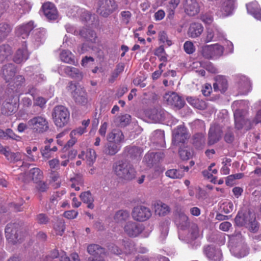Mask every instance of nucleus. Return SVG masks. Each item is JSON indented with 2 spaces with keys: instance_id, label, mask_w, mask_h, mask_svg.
Wrapping results in <instances>:
<instances>
[{
  "instance_id": "obj_55",
  "label": "nucleus",
  "mask_w": 261,
  "mask_h": 261,
  "mask_svg": "<svg viewBox=\"0 0 261 261\" xmlns=\"http://www.w3.org/2000/svg\"><path fill=\"white\" fill-rule=\"evenodd\" d=\"M179 154L181 159L183 160H188L192 155L190 149L188 148L187 147L180 148L179 150Z\"/></svg>"
},
{
  "instance_id": "obj_7",
  "label": "nucleus",
  "mask_w": 261,
  "mask_h": 261,
  "mask_svg": "<svg viewBox=\"0 0 261 261\" xmlns=\"http://www.w3.org/2000/svg\"><path fill=\"white\" fill-rule=\"evenodd\" d=\"M224 52V48L218 44L205 45L202 47L201 54L205 59H217L221 56Z\"/></svg>"
},
{
  "instance_id": "obj_22",
  "label": "nucleus",
  "mask_w": 261,
  "mask_h": 261,
  "mask_svg": "<svg viewBox=\"0 0 261 261\" xmlns=\"http://www.w3.org/2000/svg\"><path fill=\"white\" fill-rule=\"evenodd\" d=\"M167 115V113L161 108L154 109L150 111L148 114V117L156 123L163 121Z\"/></svg>"
},
{
  "instance_id": "obj_30",
  "label": "nucleus",
  "mask_w": 261,
  "mask_h": 261,
  "mask_svg": "<svg viewBox=\"0 0 261 261\" xmlns=\"http://www.w3.org/2000/svg\"><path fill=\"white\" fill-rule=\"evenodd\" d=\"M61 60L66 63L76 65L77 62L75 61L74 55L68 50H63L60 54Z\"/></svg>"
},
{
  "instance_id": "obj_38",
  "label": "nucleus",
  "mask_w": 261,
  "mask_h": 261,
  "mask_svg": "<svg viewBox=\"0 0 261 261\" xmlns=\"http://www.w3.org/2000/svg\"><path fill=\"white\" fill-rule=\"evenodd\" d=\"M129 217V213L127 210H121L118 211L114 216V219L116 223H122L126 221Z\"/></svg>"
},
{
  "instance_id": "obj_54",
  "label": "nucleus",
  "mask_w": 261,
  "mask_h": 261,
  "mask_svg": "<svg viewBox=\"0 0 261 261\" xmlns=\"http://www.w3.org/2000/svg\"><path fill=\"white\" fill-rule=\"evenodd\" d=\"M26 154L25 155L27 158V160L29 162H35L38 159V153H35L31 150L30 147H27L25 148Z\"/></svg>"
},
{
  "instance_id": "obj_18",
  "label": "nucleus",
  "mask_w": 261,
  "mask_h": 261,
  "mask_svg": "<svg viewBox=\"0 0 261 261\" xmlns=\"http://www.w3.org/2000/svg\"><path fill=\"white\" fill-rule=\"evenodd\" d=\"M164 100L167 104L181 108L184 105V101L176 93H166L164 96Z\"/></svg>"
},
{
  "instance_id": "obj_3",
  "label": "nucleus",
  "mask_w": 261,
  "mask_h": 261,
  "mask_svg": "<svg viewBox=\"0 0 261 261\" xmlns=\"http://www.w3.org/2000/svg\"><path fill=\"white\" fill-rule=\"evenodd\" d=\"M67 90L70 92L72 98L77 105L86 106L88 103V94L84 88L71 81L69 82Z\"/></svg>"
},
{
  "instance_id": "obj_58",
  "label": "nucleus",
  "mask_w": 261,
  "mask_h": 261,
  "mask_svg": "<svg viewBox=\"0 0 261 261\" xmlns=\"http://www.w3.org/2000/svg\"><path fill=\"white\" fill-rule=\"evenodd\" d=\"M128 153L133 158L140 157L142 154L141 150L138 147H131L128 150Z\"/></svg>"
},
{
  "instance_id": "obj_13",
  "label": "nucleus",
  "mask_w": 261,
  "mask_h": 261,
  "mask_svg": "<svg viewBox=\"0 0 261 261\" xmlns=\"http://www.w3.org/2000/svg\"><path fill=\"white\" fill-rule=\"evenodd\" d=\"M42 9L44 15L49 20H55L58 19L59 13L53 3L46 2L42 5Z\"/></svg>"
},
{
  "instance_id": "obj_59",
  "label": "nucleus",
  "mask_w": 261,
  "mask_h": 261,
  "mask_svg": "<svg viewBox=\"0 0 261 261\" xmlns=\"http://www.w3.org/2000/svg\"><path fill=\"white\" fill-rule=\"evenodd\" d=\"M12 139L16 141H20L21 137L15 134L10 128H8L5 131V139Z\"/></svg>"
},
{
  "instance_id": "obj_56",
  "label": "nucleus",
  "mask_w": 261,
  "mask_h": 261,
  "mask_svg": "<svg viewBox=\"0 0 261 261\" xmlns=\"http://www.w3.org/2000/svg\"><path fill=\"white\" fill-rule=\"evenodd\" d=\"M190 232L192 239H196L200 236L199 230L197 225L192 223L190 226Z\"/></svg>"
},
{
  "instance_id": "obj_57",
  "label": "nucleus",
  "mask_w": 261,
  "mask_h": 261,
  "mask_svg": "<svg viewBox=\"0 0 261 261\" xmlns=\"http://www.w3.org/2000/svg\"><path fill=\"white\" fill-rule=\"evenodd\" d=\"M71 257V260L70 259L64 252H62V255L60 258V261H80L79 256L77 253H72Z\"/></svg>"
},
{
  "instance_id": "obj_10",
  "label": "nucleus",
  "mask_w": 261,
  "mask_h": 261,
  "mask_svg": "<svg viewBox=\"0 0 261 261\" xmlns=\"http://www.w3.org/2000/svg\"><path fill=\"white\" fill-rule=\"evenodd\" d=\"M125 233L130 237L138 236L144 230L142 224L130 221L125 223L123 227Z\"/></svg>"
},
{
  "instance_id": "obj_34",
  "label": "nucleus",
  "mask_w": 261,
  "mask_h": 261,
  "mask_svg": "<svg viewBox=\"0 0 261 261\" xmlns=\"http://www.w3.org/2000/svg\"><path fill=\"white\" fill-rule=\"evenodd\" d=\"M155 214L160 216H164L170 212L169 207L162 202H158L154 204Z\"/></svg>"
},
{
  "instance_id": "obj_29",
  "label": "nucleus",
  "mask_w": 261,
  "mask_h": 261,
  "mask_svg": "<svg viewBox=\"0 0 261 261\" xmlns=\"http://www.w3.org/2000/svg\"><path fill=\"white\" fill-rule=\"evenodd\" d=\"M121 147L120 144L117 143L108 141L105 146L103 152L106 154L114 155L120 150Z\"/></svg>"
},
{
  "instance_id": "obj_20",
  "label": "nucleus",
  "mask_w": 261,
  "mask_h": 261,
  "mask_svg": "<svg viewBox=\"0 0 261 261\" xmlns=\"http://www.w3.org/2000/svg\"><path fill=\"white\" fill-rule=\"evenodd\" d=\"M29 58V53L27 48V44L24 42L20 48L16 51L13 60L17 63L19 64L25 61Z\"/></svg>"
},
{
  "instance_id": "obj_24",
  "label": "nucleus",
  "mask_w": 261,
  "mask_h": 261,
  "mask_svg": "<svg viewBox=\"0 0 261 261\" xmlns=\"http://www.w3.org/2000/svg\"><path fill=\"white\" fill-rule=\"evenodd\" d=\"M34 28V22L30 21L26 24L18 27L16 29V34L17 36L25 39L29 36L30 32Z\"/></svg>"
},
{
  "instance_id": "obj_12",
  "label": "nucleus",
  "mask_w": 261,
  "mask_h": 261,
  "mask_svg": "<svg viewBox=\"0 0 261 261\" xmlns=\"http://www.w3.org/2000/svg\"><path fill=\"white\" fill-rule=\"evenodd\" d=\"M222 130L219 125H212L208 134V144L212 145L218 142L222 137Z\"/></svg>"
},
{
  "instance_id": "obj_51",
  "label": "nucleus",
  "mask_w": 261,
  "mask_h": 261,
  "mask_svg": "<svg viewBox=\"0 0 261 261\" xmlns=\"http://www.w3.org/2000/svg\"><path fill=\"white\" fill-rule=\"evenodd\" d=\"M54 229L57 234L62 236L65 230L64 222L59 220L54 224Z\"/></svg>"
},
{
  "instance_id": "obj_46",
  "label": "nucleus",
  "mask_w": 261,
  "mask_h": 261,
  "mask_svg": "<svg viewBox=\"0 0 261 261\" xmlns=\"http://www.w3.org/2000/svg\"><path fill=\"white\" fill-rule=\"evenodd\" d=\"M164 132L161 130H155L152 136V140L154 142L163 144L164 142Z\"/></svg>"
},
{
  "instance_id": "obj_16",
  "label": "nucleus",
  "mask_w": 261,
  "mask_h": 261,
  "mask_svg": "<svg viewBox=\"0 0 261 261\" xmlns=\"http://www.w3.org/2000/svg\"><path fill=\"white\" fill-rule=\"evenodd\" d=\"M6 237L13 244L16 243L20 239L18 238V230L15 224H8L5 228Z\"/></svg>"
},
{
  "instance_id": "obj_53",
  "label": "nucleus",
  "mask_w": 261,
  "mask_h": 261,
  "mask_svg": "<svg viewBox=\"0 0 261 261\" xmlns=\"http://www.w3.org/2000/svg\"><path fill=\"white\" fill-rule=\"evenodd\" d=\"M80 34L83 37L90 41H92L96 37V35L94 31L87 29H83L80 32Z\"/></svg>"
},
{
  "instance_id": "obj_40",
  "label": "nucleus",
  "mask_w": 261,
  "mask_h": 261,
  "mask_svg": "<svg viewBox=\"0 0 261 261\" xmlns=\"http://www.w3.org/2000/svg\"><path fill=\"white\" fill-rule=\"evenodd\" d=\"M70 181L72 182L71 187L74 188L76 191L80 190V186L84 185V179L81 174H76L74 177L70 178Z\"/></svg>"
},
{
  "instance_id": "obj_47",
  "label": "nucleus",
  "mask_w": 261,
  "mask_h": 261,
  "mask_svg": "<svg viewBox=\"0 0 261 261\" xmlns=\"http://www.w3.org/2000/svg\"><path fill=\"white\" fill-rule=\"evenodd\" d=\"M246 227L248 228L250 232L253 233H256L257 232L259 228V225L256 220L254 215L251 218L250 221H249L248 223H247V224L246 225Z\"/></svg>"
},
{
  "instance_id": "obj_19",
  "label": "nucleus",
  "mask_w": 261,
  "mask_h": 261,
  "mask_svg": "<svg viewBox=\"0 0 261 261\" xmlns=\"http://www.w3.org/2000/svg\"><path fill=\"white\" fill-rule=\"evenodd\" d=\"M253 215L249 211H239L234 219L236 224L239 226H246Z\"/></svg>"
},
{
  "instance_id": "obj_8",
  "label": "nucleus",
  "mask_w": 261,
  "mask_h": 261,
  "mask_svg": "<svg viewBox=\"0 0 261 261\" xmlns=\"http://www.w3.org/2000/svg\"><path fill=\"white\" fill-rule=\"evenodd\" d=\"M117 5L114 0H99L97 12L104 17H107L117 9Z\"/></svg>"
},
{
  "instance_id": "obj_26",
  "label": "nucleus",
  "mask_w": 261,
  "mask_h": 261,
  "mask_svg": "<svg viewBox=\"0 0 261 261\" xmlns=\"http://www.w3.org/2000/svg\"><path fill=\"white\" fill-rule=\"evenodd\" d=\"M227 81L222 75H218L215 77V82L213 84V88L215 91L223 93L227 89Z\"/></svg>"
},
{
  "instance_id": "obj_49",
  "label": "nucleus",
  "mask_w": 261,
  "mask_h": 261,
  "mask_svg": "<svg viewBox=\"0 0 261 261\" xmlns=\"http://www.w3.org/2000/svg\"><path fill=\"white\" fill-rule=\"evenodd\" d=\"M193 144L197 148L202 147L205 144V139L202 134H196L194 136Z\"/></svg>"
},
{
  "instance_id": "obj_1",
  "label": "nucleus",
  "mask_w": 261,
  "mask_h": 261,
  "mask_svg": "<svg viewBox=\"0 0 261 261\" xmlns=\"http://www.w3.org/2000/svg\"><path fill=\"white\" fill-rule=\"evenodd\" d=\"M228 237L231 245L230 250L235 256L243 257L249 253V248L240 231H236L233 234L228 235Z\"/></svg>"
},
{
  "instance_id": "obj_5",
  "label": "nucleus",
  "mask_w": 261,
  "mask_h": 261,
  "mask_svg": "<svg viewBox=\"0 0 261 261\" xmlns=\"http://www.w3.org/2000/svg\"><path fill=\"white\" fill-rule=\"evenodd\" d=\"M28 125L34 133L43 134L49 128V123L47 118L42 116H37L30 119Z\"/></svg>"
},
{
  "instance_id": "obj_31",
  "label": "nucleus",
  "mask_w": 261,
  "mask_h": 261,
  "mask_svg": "<svg viewBox=\"0 0 261 261\" xmlns=\"http://www.w3.org/2000/svg\"><path fill=\"white\" fill-rule=\"evenodd\" d=\"M203 27L200 23H193L191 24L188 30V35L192 38L199 36L203 32Z\"/></svg>"
},
{
  "instance_id": "obj_9",
  "label": "nucleus",
  "mask_w": 261,
  "mask_h": 261,
  "mask_svg": "<svg viewBox=\"0 0 261 261\" xmlns=\"http://www.w3.org/2000/svg\"><path fill=\"white\" fill-rule=\"evenodd\" d=\"M152 215L150 210L143 205H138L134 207L132 212L133 219L139 222H144L149 219Z\"/></svg>"
},
{
  "instance_id": "obj_61",
  "label": "nucleus",
  "mask_w": 261,
  "mask_h": 261,
  "mask_svg": "<svg viewBox=\"0 0 261 261\" xmlns=\"http://www.w3.org/2000/svg\"><path fill=\"white\" fill-rule=\"evenodd\" d=\"M36 221L40 224H46L48 223L49 219L46 215L41 213L37 216Z\"/></svg>"
},
{
  "instance_id": "obj_14",
  "label": "nucleus",
  "mask_w": 261,
  "mask_h": 261,
  "mask_svg": "<svg viewBox=\"0 0 261 261\" xmlns=\"http://www.w3.org/2000/svg\"><path fill=\"white\" fill-rule=\"evenodd\" d=\"M188 138L186 128L184 126H179L173 131L172 142L174 145H177L180 143H184Z\"/></svg>"
},
{
  "instance_id": "obj_25",
  "label": "nucleus",
  "mask_w": 261,
  "mask_h": 261,
  "mask_svg": "<svg viewBox=\"0 0 261 261\" xmlns=\"http://www.w3.org/2000/svg\"><path fill=\"white\" fill-rule=\"evenodd\" d=\"M186 12L191 16H194L199 13L200 7L196 0H186L185 3Z\"/></svg>"
},
{
  "instance_id": "obj_52",
  "label": "nucleus",
  "mask_w": 261,
  "mask_h": 261,
  "mask_svg": "<svg viewBox=\"0 0 261 261\" xmlns=\"http://www.w3.org/2000/svg\"><path fill=\"white\" fill-rule=\"evenodd\" d=\"M96 158V154L95 151L92 148L87 149L86 153V159L88 163L91 165L95 161Z\"/></svg>"
},
{
  "instance_id": "obj_42",
  "label": "nucleus",
  "mask_w": 261,
  "mask_h": 261,
  "mask_svg": "<svg viewBox=\"0 0 261 261\" xmlns=\"http://www.w3.org/2000/svg\"><path fill=\"white\" fill-rule=\"evenodd\" d=\"M88 252L91 255L97 256L104 253V249L97 244H91L87 247Z\"/></svg>"
},
{
  "instance_id": "obj_6",
  "label": "nucleus",
  "mask_w": 261,
  "mask_h": 261,
  "mask_svg": "<svg viewBox=\"0 0 261 261\" xmlns=\"http://www.w3.org/2000/svg\"><path fill=\"white\" fill-rule=\"evenodd\" d=\"M247 111L245 110L238 109L234 112L235 127L238 129H244L249 130L253 126L252 122L246 119Z\"/></svg>"
},
{
  "instance_id": "obj_28",
  "label": "nucleus",
  "mask_w": 261,
  "mask_h": 261,
  "mask_svg": "<svg viewBox=\"0 0 261 261\" xmlns=\"http://www.w3.org/2000/svg\"><path fill=\"white\" fill-rule=\"evenodd\" d=\"M247 11L257 19L261 20V9L256 1L246 5Z\"/></svg>"
},
{
  "instance_id": "obj_2",
  "label": "nucleus",
  "mask_w": 261,
  "mask_h": 261,
  "mask_svg": "<svg viewBox=\"0 0 261 261\" xmlns=\"http://www.w3.org/2000/svg\"><path fill=\"white\" fill-rule=\"evenodd\" d=\"M115 174L119 178L130 180L136 176V172L133 166L127 162L119 161L113 166Z\"/></svg>"
},
{
  "instance_id": "obj_27",
  "label": "nucleus",
  "mask_w": 261,
  "mask_h": 261,
  "mask_svg": "<svg viewBox=\"0 0 261 261\" xmlns=\"http://www.w3.org/2000/svg\"><path fill=\"white\" fill-rule=\"evenodd\" d=\"M107 140L108 141L113 142L120 144V143L124 142V136L121 130L114 129L108 134Z\"/></svg>"
},
{
  "instance_id": "obj_64",
  "label": "nucleus",
  "mask_w": 261,
  "mask_h": 261,
  "mask_svg": "<svg viewBox=\"0 0 261 261\" xmlns=\"http://www.w3.org/2000/svg\"><path fill=\"white\" fill-rule=\"evenodd\" d=\"M36 189L40 192H44L46 191L48 188L47 184L44 181H42L41 180L38 182H36Z\"/></svg>"
},
{
  "instance_id": "obj_11",
  "label": "nucleus",
  "mask_w": 261,
  "mask_h": 261,
  "mask_svg": "<svg viewBox=\"0 0 261 261\" xmlns=\"http://www.w3.org/2000/svg\"><path fill=\"white\" fill-rule=\"evenodd\" d=\"M59 73L61 74H65V75L81 81L83 78V74L79 69L69 66H61L59 69Z\"/></svg>"
},
{
  "instance_id": "obj_41",
  "label": "nucleus",
  "mask_w": 261,
  "mask_h": 261,
  "mask_svg": "<svg viewBox=\"0 0 261 261\" xmlns=\"http://www.w3.org/2000/svg\"><path fill=\"white\" fill-rule=\"evenodd\" d=\"M186 99L190 105L196 109L203 110L206 108L205 102L202 100H200L199 99L193 98L192 97H187Z\"/></svg>"
},
{
  "instance_id": "obj_36",
  "label": "nucleus",
  "mask_w": 261,
  "mask_h": 261,
  "mask_svg": "<svg viewBox=\"0 0 261 261\" xmlns=\"http://www.w3.org/2000/svg\"><path fill=\"white\" fill-rule=\"evenodd\" d=\"M131 121V116L130 115L125 114L121 115L115 118L114 122L118 126L120 127H125L128 125Z\"/></svg>"
},
{
  "instance_id": "obj_4",
  "label": "nucleus",
  "mask_w": 261,
  "mask_h": 261,
  "mask_svg": "<svg viewBox=\"0 0 261 261\" xmlns=\"http://www.w3.org/2000/svg\"><path fill=\"white\" fill-rule=\"evenodd\" d=\"M52 117L55 124L57 127H63L68 123L70 113L65 107L60 105L54 108Z\"/></svg>"
},
{
  "instance_id": "obj_37",
  "label": "nucleus",
  "mask_w": 261,
  "mask_h": 261,
  "mask_svg": "<svg viewBox=\"0 0 261 261\" xmlns=\"http://www.w3.org/2000/svg\"><path fill=\"white\" fill-rule=\"evenodd\" d=\"M12 54V48L8 44L0 45V62L8 59Z\"/></svg>"
},
{
  "instance_id": "obj_45",
  "label": "nucleus",
  "mask_w": 261,
  "mask_h": 261,
  "mask_svg": "<svg viewBox=\"0 0 261 261\" xmlns=\"http://www.w3.org/2000/svg\"><path fill=\"white\" fill-rule=\"evenodd\" d=\"M240 88L242 90L243 94H247L251 90V83L246 77H243L240 83Z\"/></svg>"
},
{
  "instance_id": "obj_33",
  "label": "nucleus",
  "mask_w": 261,
  "mask_h": 261,
  "mask_svg": "<svg viewBox=\"0 0 261 261\" xmlns=\"http://www.w3.org/2000/svg\"><path fill=\"white\" fill-rule=\"evenodd\" d=\"M80 198L81 200L85 203L87 204V207L89 208L93 209L94 207L93 202L94 198L89 191L83 192L80 194Z\"/></svg>"
},
{
  "instance_id": "obj_48",
  "label": "nucleus",
  "mask_w": 261,
  "mask_h": 261,
  "mask_svg": "<svg viewBox=\"0 0 261 261\" xmlns=\"http://www.w3.org/2000/svg\"><path fill=\"white\" fill-rule=\"evenodd\" d=\"M165 174L167 176L171 178L175 179L181 178L183 177L184 174L182 170L172 169L167 170Z\"/></svg>"
},
{
  "instance_id": "obj_50",
  "label": "nucleus",
  "mask_w": 261,
  "mask_h": 261,
  "mask_svg": "<svg viewBox=\"0 0 261 261\" xmlns=\"http://www.w3.org/2000/svg\"><path fill=\"white\" fill-rule=\"evenodd\" d=\"M2 113L5 115H10L15 111V107L12 103L7 102L3 105Z\"/></svg>"
},
{
  "instance_id": "obj_43",
  "label": "nucleus",
  "mask_w": 261,
  "mask_h": 261,
  "mask_svg": "<svg viewBox=\"0 0 261 261\" xmlns=\"http://www.w3.org/2000/svg\"><path fill=\"white\" fill-rule=\"evenodd\" d=\"M189 219L186 214L180 213L175 219V223L177 225L180 226L182 228L186 227L189 223Z\"/></svg>"
},
{
  "instance_id": "obj_39",
  "label": "nucleus",
  "mask_w": 261,
  "mask_h": 261,
  "mask_svg": "<svg viewBox=\"0 0 261 261\" xmlns=\"http://www.w3.org/2000/svg\"><path fill=\"white\" fill-rule=\"evenodd\" d=\"M124 66L122 63H119L117 65L115 69L111 72L108 79L109 83H113L117 79L118 76L124 70Z\"/></svg>"
},
{
  "instance_id": "obj_23",
  "label": "nucleus",
  "mask_w": 261,
  "mask_h": 261,
  "mask_svg": "<svg viewBox=\"0 0 261 261\" xmlns=\"http://www.w3.org/2000/svg\"><path fill=\"white\" fill-rule=\"evenodd\" d=\"M2 73L6 82H11L16 73V68L13 64L4 65L2 69Z\"/></svg>"
},
{
  "instance_id": "obj_62",
  "label": "nucleus",
  "mask_w": 261,
  "mask_h": 261,
  "mask_svg": "<svg viewBox=\"0 0 261 261\" xmlns=\"http://www.w3.org/2000/svg\"><path fill=\"white\" fill-rule=\"evenodd\" d=\"M109 252L115 255H120L122 251L118 246L115 244L110 245L108 247Z\"/></svg>"
},
{
  "instance_id": "obj_60",
  "label": "nucleus",
  "mask_w": 261,
  "mask_h": 261,
  "mask_svg": "<svg viewBox=\"0 0 261 261\" xmlns=\"http://www.w3.org/2000/svg\"><path fill=\"white\" fill-rule=\"evenodd\" d=\"M169 222L168 221H166L162 223L161 225V237L163 239H165L167 236L169 230Z\"/></svg>"
},
{
  "instance_id": "obj_21",
  "label": "nucleus",
  "mask_w": 261,
  "mask_h": 261,
  "mask_svg": "<svg viewBox=\"0 0 261 261\" xmlns=\"http://www.w3.org/2000/svg\"><path fill=\"white\" fill-rule=\"evenodd\" d=\"M0 152L3 154L10 162L15 163L21 160L20 153L11 151L9 147L8 146H0Z\"/></svg>"
},
{
  "instance_id": "obj_15",
  "label": "nucleus",
  "mask_w": 261,
  "mask_h": 261,
  "mask_svg": "<svg viewBox=\"0 0 261 261\" xmlns=\"http://www.w3.org/2000/svg\"><path fill=\"white\" fill-rule=\"evenodd\" d=\"M235 0H223L217 12L220 17H226L231 14L234 8Z\"/></svg>"
},
{
  "instance_id": "obj_17",
  "label": "nucleus",
  "mask_w": 261,
  "mask_h": 261,
  "mask_svg": "<svg viewBox=\"0 0 261 261\" xmlns=\"http://www.w3.org/2000/svg\"><path fill=\"white\" fill-rule=\"evenodd\" d=\"M204 253L210 261H220L222 254L219 248L212 246H207L204 248Z\"/></svg>"
},
{
  "instance_id": "obj_63",
  "label": "nucleus",
  "mask_w": 261,
  "mask_h": 261,
  "mask_svg": "<svg viewBox=\"0 0 261 261\" xmlns=\"http://www.w3.org/2000/svg\"><path fill=\"white\" fill-rule=\"evenodd\" d=\"M184 48L185 51L188 54L193 53L195 50L193 43L191 41H186L184 43Z\"/></svg>"
},
{
  "instance_id": "obj_35",
  "label": "nucleus",
  "mask_w": 261,
  "mask_h": 261,
  "mask_svg": "<svg viewBox=\"0 0 261 261\" xmlns=\"http://www.w3.org/2000/svg\"><path fill=\"white\" fill-rule=\"evenodd\" d=\"M11 26L7 22L0 23V42L3 41L12 31Z\"/></svg>"
},
{
  "instance_id": "obj_44",
  "label": "nucleus",
  "mask_w": 261,
  "mask_h": 261,
  "mask_svg": "<svg viewBox=\"0 0 261 261\" xmlns=\"http://www.w3.org/2000/svg\"><path fill=\"white\" fill-rule=\"evenodd\" d=\"M30 174L33 180L38 182L43 177V172L38 168H34L30 170Z\"/></svg>"
},
{
  "instance_id": "obj_32",
  "label": "nucleus",
  "mask_w": 261,
  "mask_h": 261,
  "mask_svg": "<svg viewBox=\"0 0 261 261\" xmlns=\"http://www.w3.org/2000/svg\"><path fill=\"white\" fill-rule=\"evenodd\" d=\"M162 158V154L159 152H149L147 153L144 158V161L148 166H152L156 162L159 161L160 159Z\"/></svg>"
}]
</instances>
